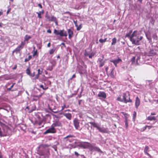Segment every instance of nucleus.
<instances>
[{"mask_svg":"<svg viewBox=\"0 0 158 158\" xmlns=\"http://www.w3.org/2000/svg\"><path fill=\"white\" fill-rule=\"evenodd\" d=\"M1 130V128H0V136L1 137L2 136H3V135H2V134Z\"/></svg>","mask_w":158,"mask_h":158,"instance_id":"46","label":"nucleus"},{"mask_svg":"<svg viewBox=\"0 0 158 158\" xmlns=\"http://www.w3.org/2000/svg\"><path fill=\"white\" fill-rule=\"evenodd\" d=\"M39 75L37 74L35 76V79H38L39 77Z\"/></svg>","mask_w":158,"mask_h":158,"instance_id":"48","label":"nucleus"},{"mask_svg":"<svg viewBox=\"0 0 158 158\" xmlns=\"http://www.w3.org/2000/svg\"><path fill=\"white\" fill-rule=\"evenodd\" d=\"M73 22L75 24V26L77 27L78 26V25L77 24V20H76V21H75V20H74L73 21Z\"/></svg>","mask_w":158,"mask_h":158,"instance_id":"37","label":"nucleus"},{"mask_svg":"<svg viewBox=\"0 0 158 158\" xmlns=\"http://www.w3.org/2000/svg\"><path fill=\"white\" fill-rule=\"evenodd\" d=\"M121 61V60L119 58L117 59L112 60H110V61L113 63L116 66H117V64H118Z\"/></svg>","mask_w":158,"mask_h":158,"instance_id":"12","label":"nucleus"},{"mask_svg":"<svg viewBox=\"0 0 158 158\" xmlns=\"http://www.w3.org/2000/svg\"><path fill=\"white\" fill-rule=\"evenodd\" d=\"M44 10H42L41 11H40L39 12H37L36 13L38 14V17L39 18H41V15L44 13Z\"/></svg>","mask_w":158,"mask_h":158,"instance_id":"22","label":"nucleus"},{"mask_svg":"<svg viewBox=\"0 0 158 158\" xmlns=\"http://www.w3.org/2000/svg\"><path fill=\"white\" fill-rule=\"evenodd\" d=\"M22 49V48L18 46L15 49L13 52V53L16 52L17 53L19 51Z\"/></svg>","mask_w":158,"mask_h":158,"instance_id":"19","label":"nucleus"},{"mask_svg":"<svg viewBox=\"0 0 158 158\" xmlns=\"http://www.w3.org/2000/svg\"><path fill=\"white\" fill-rule=\"evenodd\" d=\"M77 146L82 148V142H80L77 145Z\"/></svg>","mask_w":158,"mask_h":158,"instance_id":"34","label":"nucleus"},{"mask_svg":"<svg viewBox=\"0 0 158 158\" xmlns=\"http://www.w3.org/2000/svg\"><path fill=\"white\" fill-rule=\"evenodd\" d=\"M125 123V124L126 126V127H128V124L127 123V118H126Z\"/></svg>","mask_w":158,"mask_h":158,"instance_id":"36","label":"nucleus"},{"mask_svg":"<svg viewBox=\"0 0 158 158\" xmlns=\"http://www.w3.org/2000/svg\"><path fill=\"white\" fill-rule=\"evenodd\" d=\"M89 150L91 151H95L98 152L102 153V152L98 147L94 146L91 144Z\"/></svg>","mask_w":158,"mask_h":158,"instance_id":"7","label":"nucleus"},{"mask_svg":"<svg viewBox=\"0 0 158 158\" xmlns=\"http://www.w3.org/2000/svg\"><path fill=\"white\" fill-rule=\"evenodd\" d=\"M108 67H107L106 68H105V70H106V71H107L108 70Z\"/></svg>","mask_w":158,"mask_h":158,"instance_id":"60","label":"nucleus"},{"mask_svg":"<svg viewBox=\"0 0 158 158\" xmlns=\"http://www.w3.org/2000/svg\"><path fill=\"white\" fill-rule=\"evenodd\" d=\"M31 58V55H29L28 57L26 58H25V62H27L30 60Z\"/></svg>","mask_w":158,"mask_h":158,"instance_id":"30","label":"nucleus"},{"mask_svg":"<svg viewBox=\"0 0 158 158\" xmlns=\"http://www.w3.org/2000/svg\"><path fill=\"white\" fill-rule=\"evenodd\" d=\"M81 25V24L79 26H78L77 27V31H79L81 29L82 27Z\"/></svg>","mask_w":158,"mask_h":158,"instance_id":"32","label":"nucleus"},{"mask_svg":"<svg viewBox=\"0 0 158 158\" xmlns=\"http://www.w3.org/2000/svg\"><path fill=\"white\" fill-rule=\"evenodd\" d=\"M74 127L76 129H78L79 127V122L78 120L75 118L73 121Z\"/></svg>","mask_w":158,"mask_h":158,"instance_id":"10","label":"nucleus"},{"mask_svg":"<svg viewBox=\"0 0 158 158\" xmlns=\"http://www.w3.org/2000/svg\"><path fill=\"white\" fill-rule=\"evenodd\" d=\"M56 50V48H53L51 49L49 51V54L50 55L53 54Z\"/></svg>","mask_w":158,"mask_h":158,"instance_id":"25","label":"nucleus"},{"mask_svg":"<svg viewBox=\"0 0 158 158\" xmlns=\"http://www.w3.org/2000/svg\"><path fill=\"white\" fill-rule=\"evenodd\" d=\"M0 158H3L2 153H0Z\"/></svg>","mask_w":158,"mask_h":158,"instance_id":"54","label":"nucleus"},{"mask_svg":"<svg viewBox=\"0 0 158 158\" xmlns=\"http://www.w3.org/2000/svg\"><path fill=\"white\" fill-rule=\"evenodd\" d=\"M136 116V112L135 111L134 112V114H133V119H135V118Z\"/></svg>","mask_w":158,"mask_h":158,"instance_id":"39","label":"nucleus"},{"mask_svg":"<svg viewBox=\"0 0 158 158\" xmlns=\"http://www.w3.org/2000/svg\"><path fill=\"white\" fill-rule=\"evenodd\" d=\"M76 77V75H75L74 74H73V76H72V78L71 79H72V78H75V77Z\"/></svg>","mask_w":158,"mask_h":158,"instance_id":"55","label":"nucleus"},{"mask_svg":"<svg viewBox=\"0 0 158 158\" xmlns=\"http://www.w3.org/2000/svg\"><path fill=\"white\" fill-rule=\"evenodd\" d=\"M70 111V110H65V111H64V112H66V111Z\"/></svg>","mask_w":158,"mask_h":158,"instance_id":"63","label":"nucleus"},{"mask_svg":"<svg viewBox=\"0 0 158 158\" xmlns=\"http://www.w3.org/2000/svg\"><path fill=\"white\" fill-rule=\"evenodd\" d=\"M125 37L129 38L133 44L136 45H139V41L143 39V37L140 35L139 32L137 31H134L132 33V31H130L126 34Z\"/></svg>","mask_w":158,"mask_h":158,"instance_id":"1","label":"nucleus"},{"mask_svg":"<svg viewBox=\"0 0 158 158\" xmlns=\"http://www.w3.org/2000/svg\"><path fill=\"white\" fill-rule=\"evenodd\" d=\"M38 154L40 156V158H45L48 156V153H46L45 152L43 151L40 150L38 151Z\"/></svg>","mask_w":158,"mask_h":158,"instance_id":"5","label":"nucleus"},{"mask_svg":"<svg viewBox=\"0 0 158 158\" xmlns=\"http://www.w3.org/2000/svg\"><path fill=\"white\" fill-rule=\"evenodd\" d=\"M40 87L42 88L43 89H46L47 88H44L43 85H40Z\"/></svg>","mask_w":158,"mask_h":158,"instance_id":"44","label":"nucleus"},{"mask_svg":"<svg viewBox=\"0 0 158 158\" xmlns=\"http://www.w3.org/2000/svg\"><path fill=\"white\" fill-rule=\"evenodd\" d=\"M94 55V54L92 53L89 55V58H92V56Z\"/></svg>","mask_w":158,"mask_h":158,"instance_id":"42","label":"nucleus"},{"mask_svg":"<svg viewBox=\"0 0 158 158\" xmlns=\"http://www.w3.org/2000/svg\"><path fill=\"white\" fill-rule=\"evenodd\" d=\"M73 137V136L72 135H68L67 136H66V137H65L64 138V139H66V138H69V137H70V138H71Z\"/></svg>","mask_w":158,"mask_h":158,"instance_id":"43","label":"nucleus"},{"mask_svg":"<svg viewBox=\"0 0 158 158\" xmlns=\"http://www.w3.org/2000/svg\"><path fill=\"white\" fill-rule=\"evenodd\" d=\"M56 132V130L55 128H54L52 125L51 127L47 130L44 132V134H47L49 133H54Z\"/></svg>","mask_w":158,"mask_h":158,"instance_id":"6","label":"nucleus"},{"mask_svg":"<svg viewBox=\"0 0 158 158\" xmlns=\"http://www.w3.org/2000/svg\"><path fill=\"white\" fill-rule=\"evenodd\" d=\"M117 100L121 102H124L125 103L131 102V100L130 99V95L128 93L127 94H123V99L119 97L117 98Z\"/></svg>","mask_w":158,"mask_h":158,"instance_id":"2","label":"nucleus"},{"mask_svg":"<svg viewBox=\"0 0 158 158\" xmlns=\"http://www.w3.org/2000/svg\"><path fill=\"white\" fill-rule=\"evenodd\" d=\"M135 57H137L136 60H137V62L138 60H139V57L138 56H136Z\"/></svg>","mask_w":158,"mask_h":158,"instance_id":"50","label":"nucleus"},{"mask_svg":"<svg viewBox=\"0 0 158 158\" xmlns=\"http://www.w3.org/2000/svg\"><path fill=\"white\" fill-rule=\"evenodd\" d=\"M45 17L48 21H53L55 22L56 25H57V22L56 18L54 16L50 15H49L48 14V12H47L45 16Z\"/></svg>","mask_w":158,"mask_h":158,"instance_id":"4","label":"nucleus"},{"mask_svg":"<svg viewBox=\"0 0 158 158\" xmlns=\"http://www.w3.org/2000/svg\"><path fill=\"white\" fill-rule=\"evenodd\" d=\"M98 96L102 97L103 98H106V95L105 93L103 92H100L98 94Z\"/></svg>","mask_w":158,"mask_h":158,"instance_id":"15","label":"nucleus"},{"mask_svg":"<svg viewBox=\"0 0 158 158\" xmlns=\"http://www.w3.org/2000/svg\"><path fill=\"white\" fill-rule=\"evenodd\" d=\"M38 71V75H40L42 73V71L40 70V69H38L37 70Z\"/></svg>","mask_w":158,"mask_h":158,"instance_id":"35","label":"nucleus"},{"mask_svg":"<svg viewBox=\"0 0 158 158\" xmlns=\"http://www.w3.org/2000/svg\"><path fill=\"white\" fill-rule=\"evenodd\" d=\"M62 114L69 120H71V119L72 114H71L69 113H66L63 112Z\"/></svg>","mask_w":158,"mask_h":158,"instance_id":"11","label":"nucleus"},{"mask_svg":"<svg viewBox=\"0 0 158 158\" xmlns=\"http://www.w3.org/2000/svg\"><path fill=\"white\" fill-rule=\"evenodd\" d=\"M153 127L152 126H146L145 127H144V129H143V130L142 131H143L144 130H145L146 128H148V129H151V128H152V127Z\"/></svg>","mask_w":158,"mask_h":158,"instance_id":"29","label":"nucleus"},{"mask_svg":"<svg viewBox=\"0 0 158 158\" xmlns=\"http://www.w3.org/2000/svg\"><path fill=\"white\" fill-rule=\"evenodd\" d=\"M99 131L101 132H103V133H109V131L108 130V129L107 128H103V127H99V128H98V130Z\"/></svg>","mask_w":158,"mask_h":158,"instance_id":"13","label":"nucleus"},{"mask_svg":"<svg viewBox=\"0 0 158 158\" xmlns=\"http://www.w3.org/2000/svg\"><path fill=\"white\" fill-rule=\"evenodd\" d=\"M61 107H62V109L61 110H63L64 108H67V107H66V106L65 104H64L63 106H62Z\"/></svg>","mask_w":158,"mask_h":158,"instance_id":"40","label":"nucleus"},{"mask_svg":"<svg viewBox=\"0 0 158 158\" xmlns=\"http://www.w3.org/2000/svg\"><path fill=\"white\" fill-rule=\"evenodd\" d=\"M10 9H8V10H7V12H6V13L7 14L9 13V12L10 11Z\"/></svg>","mask_w":158,"mask_h":158,"instance_id":"52","label":"nucleus"},{"mask_svg":"<svg viewBox=\"0 0 158 158\" xmlns=\"http://www.w3.org/2000/svg\"><path fill=\"white\" fill-rule=\"evenodd\" d=\"M91 145V144L89 143L82 142V148L84 149L88 148L89 150Z\"/></svg>","mask_w":158,"mask_h":158,"instance_id":"9","label":"nucleus"},{"mask_svg":"<svg viewBox=\"0 0 158 158\" xmlns=\"http://www.w3.org/2000/svg\"><path fill=\"white\" fill-rule=\"evenodd\" d=\"M152 37L154 40H158V37L156 33H155L153 35Z\"/></svg>","mask_w":158,"mask_h":158,"instance_id":"27","label":"nucleus"},{"mask_svg":"<svg viewBox=\"0 0 158 158\" xmlns=\"http://www.w3.org/2000/svg\"><path fill=\"white\" fill-rule=\"evenodd\" d=\"M37 53V50H36L35 51H34V53L33 55V56H34L35 55H36Z\"/></svg>","mask_w":158,"mask_h":158,"instance_id":"38","label":"nucleus"},{"mask_svg":"<svg viewBox=\"0 0 158 158\" xmlns=\"http://www.w3.org/2000/svg\"><path fill=\"white\" fill-rule=\"evenodd\" d=\"M47 32L48 33H51V31L50 30V29H49V30H48L47 31Z\"/></svg>","mask_w":158,"mask_h":158,"instance_id":"51","label":"nucleus"},{"mask_svg":"<svg viewBox=\"0 0 158 158\" xmlns=\"http://www.w3.org/2000/svg\"><path fill=\"white\" fill-rule=\"evenodd\" d=\"M50 46V43H49L48 44H47V47H49Z\"/></svg>","mask_w":158,"mask_h":158,"instance_id":"58","label":"nucleus"},{"mask_svg":"<svg viewBox=\"0 0 158 158\" xmlns=\"http://www.w3.org/2000/svg\"><path fill=\"white\" fill-rule=\"evenodd\" d=\"M74 154L75 155L78 156L79 155V154L76 152H74Z\"/></svg>","mask_w":158,"mask_h":158,"instance_id":"47","label":"nucleus"},{"mask_svg":"<svg viewBox=\"0 0 158 158\" xmlns=\"http://www.w3.org/2000/svg\"><path fill=\"white\" fill-rule=\"evenodd\" d=\"M155 114V113H151V115H154Z\"/></svg>","mask_w":158,"mask_h":158,"instance_id":"62","label":"nucleus"},{"mask_svg":"<svg viewBox=\"0 0 158 158\" xmlns=\"http://www.w3.org/2000/svg\"><path fill=\"white\" fill-rule=\"evenodd\" d=\"M135 58H136V57H135V56L133 57L132 58V59H131V61H132V62H134V61H135Z\"/></svg>","mask_w":158,"mask_h":158,"instance_id":"41","label":"nucleus"},{"mask_svg":"<svg viewBox=\"0 0 158 158\" xmlns=\"http://www.w3.org/2000/svg\"><path fill=\"white\" fill-rule=\"evenodd\" d=\"M24 44H25V43L24 42H22L20 45H19V47H20L22 49L23 47Z\"/></svg>","mask_w":158,"mask_h":158,"instance_id":"31","label":"nucleus"},{"mask_svg":"<svg viewBox=\"0 0 158 158\" xmlns=\"http://www.w3.org/2000/svg\"><path fill=\"white\" fill-rule=\"evenodd\" d=\"M52 125L54 128L56 127H61L62 126L61 123L58 120H56L53 123Z\"/></svg>","mask_w":158,"mask_h":158,"instance_id":"8","label":"nucleus"},{"mask_svg":"<svg viewBox=\"0 0 158 158\" xmlns=\"http://www.w3.org/2000/svg\"><path fill=\"white\" fill-rule=\"evenodd\" d=\"M11 88H7V90L8 91H10V90H11ZM15 90V89H12L11 90L12 91H14Z\"/></svg>","mask_w":158,"mask_h":158,"instance_id":"45","label":"nucleus"},{"mask_svg":"<svg viewBox=\"0 0 158 158\" xmlns=\"http://www.w3.org/2000/svg\"><path fill=\"white\" fill-rule=\"evenodd\" d=\"M149 148L148 146H146L144 149V152L146 154L148 155V156H150V155L148 152Z\"/></svg>","mask_w":158,"mask_h":158,"instance_id":"20","label":"nucleus"},{"mask_svg":"<svg viewBox=\"0 0 158 158\" xmlns=\"http://www.w3.org/2000/svg\"><path fill=\"white\" fill-rule=\"evenodd\" d=\"M38 6H39L41 8H42V7L41 5V4H38Z\"/></svg>","mask_w":158,"mask_h":158,"instance_id":"59","label":"nucleus"},{"mask_svg":"<svg viewBox=\"0 0 158 158\" xmlns=\"http://www.w3.org/2000/svg\"><path fill=\"white\" fill-rule=\"evenodd\" d=\"M89 123L91 124L94 127H96L98 130V128H99V127L98 126L97 124L94 122H89Z\"/></svg>","mask_w":158,"mask_h":158,"instance_id":"21","label":"nucleus"},{"mask_svg":"<svg viewBox=\"0 0 158 158\" xmlns=\"http://www.w3.org/2000/svg\"><path fill=\"white\" fill-rule=\"evenodd\" d=\"M68 32L69 34V39H70L72 37V35H73V32L70 29H69L68 30Z\"/></svg>","mask_w":158,"mask_h":158,"instance_id":"17","label":"nucleus"},{"mask_svg":"<svg viewBox=\"0 0 158 158\" xmlns=\"http://www.w3.org/2000/svg\"><path fill=\"white\" fill-rule=\"evenodd\" d=\"M98 61L99 62V66L100 67H102L104 65L105 62V60H103L102 59L99 58L98 59Z\"/></svg>","mask_w":158,"mask_h":158,"instance_id":"16","label":"nucleus"},{"mask_svg":"<svg viewBox=\"0 0 158 158\" xmlns=\"http://www.w3.org/2000/svg\"><path fill=\"white\" fill-rule=\"evenodd\" d=\"M110 76L112 78H114L115 75L114 74V73L113 71V69L112 70L110 73Z\"/></svg>","mask_w":158,"mask_h":158,"instance_id":"24","label":"nucleus"},{"mask_svg":"<svg viewBox=\"0 0 158 158\" xmlns=\"http://www.w3.org/2000/svg\"><path fill=\"white\" fill-rule=\"evenodd\" d=\"M117 41V39L116 38H114L112 39V42L111 43L112 45H114L115 44Z\"/></svg>","mask_w":158,"mask_h":158,"instance_id":"23","label":"nucleus"},{"mask_svg":"<svg viewBox=\"0 0 158 158\" xmlns=\"http://www.w3.org/2000/svg\"><path fill=\"white\" fill-rule=\"evenodd\" d=\"M140 104V100L138 97H137L136 98L135 102V106L136 108H138Z\"/></svg>","mask_w":158,"mask_h":158,"instance_id":"14","label":"nucleus"},{"mask_svg":"<svg viewBox=\"0 0 158 158\" xmlns=\"http://www.w3.org/2000/svg\"><path fill=\"white\" fill-rule=\"evenodd\" d=\"M54 33L56 35H59L60 36H67V34L66 32L64 30H57L56 29H54Z\"/></svg>","mask_w":158,"mask_h":158,"instance_id":"3","label":"nucleus"},{"mask_svg":"<svg viewBox=\"0 0 158 158\" xmlns=\"http://www.w3.org/2000/svg\"><path fill=\"white\" fill-rule=\"evenodd\" d=\"M107 38H106L104 39H100L99 40V41L100 43H104L106 41Z\"/></svg>","mask_w":158,"mask_h":158,"instance_id":"26","label":"nucleus"},{"mask_svg":"<svg viewBox=\"0 0 158 158\" xmlns=\"http://www.w3.org/2000/svg\"><path fill=\"white\" fill-rule=\"evenodd\" d=\"M138 1L140 2H141L142 0H137Z\"/></svg>","mask_w":158,"mask_h":158,"instance_id":"64","label":"nucleus"},{"mask_svg":"<svg viewBox=\"0 0 158 158\" xmlns=\"http://www.w3.org/2000/svg\"><path fill=\"white\" fill-rule=\"evenodd\" d=\"M3 14V12L2 11V10H0V16L2 15Z\"/></svg>","mask_w":158,"mask_h":158,"instance_id":"49","label":"nucleus"},{"mask_svg":"<svg viewBox=\"0 0 158 158\" xmlns=\"http://www.w3.org/2000/svg\"><path fill=\"white\" fill-rule=\"evenodd\" d=\"M3 24L2 23H0V27H2Z\"/></svg>","mask_w":158,"mask_h":158,"instance_id":"61","label":"nucleus"},{"mask_svg":"<svg viewBox=\"0 0 158 158\" xmlns=\"http://www.w3.org/2000/svg\"><path fill=\"white\" fill-rule=\"evenodd\" d=\"M29 75L31 76V77H33L35 76V74H30V75Z\"/></svg>","mask_w":158,"mask_h":158,"instance_id":"57","label":"nucleus"},{"mask_svg":"<svg viewBox=\"0 0 158 158\" xmlns=\"http://www.w3.org/2000/svg\"><path fill=\"white\" fill-rule=\"evenodd\" d=\"M31 38V37L30 36L26 35L24 37L25 40L26 41H27Z\"/></svg>","mask_w":158,"mask_h":158,"instance_id":"28","label":"nucleus"},{"mask_svg":"<svg viewBox=\"0 0 158 158\" xmlns=\"http://www.w3.org/2000/svg\"><path fill=\"white\" fill-rule=\"evenodd\" d=\"M17 68V65H15V66L13 68V69H15Z\"/></svg>","mask_w":158,"mask_h":158,"instance_id":"56","label":"nucleus"},{"mask_svg":"<svg viewBox=\"0 0 158 158\" xmlns=\"http://www.w3.org/2000/svg\"><path fill=\"white\" fill-rule=\"evenodd\" d=\"M15 83H13V84L12 85H11V86L10 87V88L12 89L13 87L14 86V85H15Z\"/></svg>","mask_w":158,"mask_h":158,"instance_id":"53","label":"nucleus"},{"mask_svg":"<svg viewBox=\"0 0 158 158\" xmlns=\"http://www.w3.org/2000/svg\"><path fill=\"white\" fill-rule=\"evenodd\" d=\"M147 120L152 121V120H154L156 121V119L154 116H149L148 117Z\"/></svg>","mask_w":158,"mask_h":158,"instance_id":"18","label":"nucleus"},{"mask_svg":"<svg viewBox=\"0 0 158 158\" xmlns=\"http://www.w3.org/2000/svg\"><path fill=\"white\" fill-rule=\"evenodd\" d=\"M26 73L28 75H30V70L29 69H27L26 70Z\"/></svg>","mask_w":158,"mask_h":158,"instance_id":"33","label":"nucleus"}]
</instances>
